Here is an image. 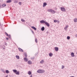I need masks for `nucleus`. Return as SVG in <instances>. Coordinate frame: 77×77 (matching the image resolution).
<instances>
[{
    "mask_svg": "<svg viewBox=\"0 0 77 77\" xmlns=\"http://www.w3.org/2000/svg\"><path fill=\"white\" fill-rule=\"evenodd\" d=\"M61 11H63V12H65L66 11V9L64 7H61L60 8Z\"/></svg>",
    "mask_w": 77,
    "mask_h": 77,
    "instance_id": "nucleus-1",
    "label": "nucleus"
},
{
    "mask_svg": "<svg viewBox=\"0 0 77 77\" xmlns=\"http://www.w3.org/2000/svg\"><path fill=\"white\" fill-rule=\"evenodd\" d=\"M45 24L47 27H50V24L48 22H46Z\"/></svg>",
    "mask_w": 77,
    "mask_h": 77,
    "instance_id": "nucleus-2",
    "label": "nucleus"
},
{
    "mask_svg": "<svg viewBox=\"0 0 77 77\" xmlns=\"http://www.w3.org/2000/svg\"><path fill=\"white\" fill-rule=\"evenodd\" d=\"M40 23H45H45L46 21L42 20H41L40 21Z\"/></svg>",
    "mask_w": 77,
    "mask_h": 77,
    "instance_id": "nucleus-3",
    "label": "nucleus"
},
{
    "mask_svg": "<svg viewBox=\"0 0 77 77\" xmlns=\"http://www.w3.org/2000/svg\"><path fill=\"white\" fill-rule=\"evenodd\" d=\"M47 5V3L46 2H44L43 5V7L44 8Z\"/></svg>",
    "mask_w": 77,
    "mask_h": 77,
    "instance_id": "nucleus-4",
    "label": "nucleus"
},
{
    "mask_svg": "<svg viewBox=\"0 0 77 77\" xmlns=\"http://www.w3.org/2000/svg\"><path fill=\"white\" fill-rule=\"evenodd\" d=\"M54 49L55 51H57L59 50V48H58V47H55L54 48Z\"/></svg>",
    "mask_w": 77,
    "mask_h": 77,
    "instance_id": "nucleus-5",
    "label": "nucleus"
},
{
    "mask_svg": "<svg viewBox=\"0 0 77 77\" xmlns=\"http://www.w3.org/2000/svg\"><path fill=\"white\" fill-rule=\"evenodd\" d=\"M19 49V50L20 51H21L22 52H23L24 51H23V49H22L21 48H18Z\"/></svg>",
    "mask_w": 77,
    "mask_h": 77,
    "instance_id": "nucleus-6",
    "label": "nucleus"
},
{
    "mask_svg": "<svg viewBox=\"0 0 77 77\" xmlns=\"http://www.w3.org/2000/svg\"><path fill=\"white\" fill-rule=\"evenodd\" d=\"M38 73H41V69H38L37 70Z\"/></svg>",
    "mask_w": 77,
    "mask_h": 77,
    "instance_id": "nucleus-7",
    "label": "nucleus"
},
{
    "mask_svg": "<svg viewBox=\"0 0 77 77\" xmlns=\"http://www.w3.org/2000/svg\"><path fill=\"white\" fill-rule=\"evenodd\" d=\"M71 55L72 57H74V53L73 52H72L71 54Z\"/></svg>",
    "mask_w": 77,
    "mask_h": 77,
    "instance_id": "nucleus-8",
    "label": "nucleus"
},
{
    "mask_svg": "<svg viewBox=\"0 0 77 77\" xmlns=\"http://www.w3.org/2000/svg\"><path fill=\"white\" fill-rule=\"evenodd\" d=\"M28 63L29 64V65H31L32 64V61L30 60H29L28 62Z\"/></svg>",
    "mask_w": 77,
    "mask_h": 77,
    "instance_id": "nucleus-9",
    "label": "nucleus"
},
{
    "mask_svg": "<svg viewBox=\"0 0 77 77\" xmlns=\"http://www.w3.org/2000/svg\"><path fill=\"white\" fill-rule=\"evenodd\" d=\"M31 28L33 29H34V30H36V28H35V26H32Z\"/></svg>",
    "mask_w": 77,
    "mask_h": 77,
    "instance_id": "nucleus-10",
    "label": "nucleus"
},
{
    "mask_svg": "<svg viewBox=\"0 0 77 77\" xmlns=\"http://www.w3.org/2000/svg\"><path fill=\"white\" fill-rule=\"evenodd\" d=\"M41 30L42 31H44V30H45V28L43 26L42 27V28L41 29Z\"/></svg>",
    "mask_w": 77,
    "mask_h": 77,
    "instance_id": "nucleus-11",
    "label": "nucleus"
},
{
    "mask_svg": "<svg viewBox=\"0 0 77 77\" xmlns=\"http://www.w3.org/2000/svg\"><path fill=\"white\" fill-rule=\"evenodd\" d=\"M53 9H48V11L49 12H51Z\"/></svg>",
    "mask_w": 77,
    "mask_h": 77,
    "instance_id": "nucleus-12",
    "label": "nucleus"
},
{
    "mask_svg": "<svg viewBox=\"0 0 77 77\" xmlns=\"http://www.w3.org/2000/svg\"><path fill=\"white\" fill-rule=\"evenodd\" d=\"M24 60L25 61V62H27L28 60H27V58L26 57H25L24 58Z\"/></svg>",
    "mask_w": 77,
    "mask_h": 77,
    "instance_id": "nucleus-13",
    "label": "nucleus"
},
{
    "mask_svg": "<svg viewBox=\"0 0 77 77\" xmlns=\"http://www.w3.org/2000/svg\"><path fill=\"white\" fill-rule=\"evenodd\" d=\"M68 27V26H66L64 28L65 30H67V29H67Z\"/></svg>",
    "mask_w": 77,
    "mask_h": 77,
    "instance_id": "nucleus-14",
    "label": "nucleus"
},
{
    "mask_svg": "<svg viewBox=\"0 0 77 77\" xmlns=\"http://www.w3.org/2000/svg\"><path fill=\"white\" fill-rule=\"evenodd\" d=\"M56 13V11H54V10H52V11L51 12V13H52V14H55V13Z\"/></svg>",
    "mask_w": 77,
    "mask_h": 77,
    "instance_id": "nucleus-15",
    "label": "nucleus"
},
{
    "mask_svg": "<svg viewBox=\"0 0 77 77\" xmlns=\"http://www.w3.org/2000/svg\"><path fill=\"white\" fill-rule=\"evenodd\" d=\"M16 74L17 75H20V72H19V71H17V72L16 73Z\"/></svg>",
    "mask_w": 77,
    "mask_h": 77,
    "instance_id": "nucleus-16",
    "label": "nucleus"
},
{
    "mask_svg": "<svg viewBox=\"0 0 77 77\" xmlns=\"http://www.w3.org/2000/svg\"><path fill=\"white\" fill-rule=\"evenodd\" d=\"M74 21L75 23H76V22H77V18H76L74 19Z\"/></svg>",
    "mask_w": 77,
    "mask_h": 77,
    "instance_id": "nucleus-17",
    "label": "nucleus"
},
{
    "mask_svg": "<svg viewBox=\"0 0 77 77\" xmlns=\"http://www.w3.org/2000/svg\"><path fill=\"white\" fill-rule=\"evenodd\" d=\"M28 74L29 75H31V74H32V72H30V71H29L28 72Z\"/></svg>",
    "mask_w": 77,
    "mask_h": 77,
    "instance_id": "nucleus-18",
    "label": "nucleus"
},
{
    "mask_svg": "<svg viewBox=\"0 0 77 77\" xmlns=\"http://www.w3.org/2000/svg\"><path fill=\"white\" fill-rule=\"evenodd\" d=\"M13 71L14 73H16L17 72V70L16 69H14L13 70Z\"/></svg>",
    "mask_w": 77,
    "mask_h": 77,
    "instance_id": "nucleus-19",
    "label": "nucleus"
},
{
    "mask_svg": "<svg viewBox=\"0 0 77 77\" xmlns=\"http://www.w3.org/2000/svg\"><path fill=\"white\" fill-rule=\"evenodd\" d=\"M43 72H45V70L41 69V73H43Z\"/></svg>",
    "mask_w": 77,
    "mask_h": 77,
    "instance_id": "nucleus-20",
    "label": "nucleus"
},
{
    "mask_svg": "<svg viewBox=\"0 0 77 77\" xmlns=\"http://www.w3.org/2000/svg\"><path fill=\"white\" fill-rule=\"evenodd\" d=\"M11 2H12V1H11V0H8L7 1V3H11Z\"/></svg>",
    "mask_w": 77,
    "mask_h": 77,
    "instance_id": "nucleus-21",
    "label": "nucleus"
},
{
    "mask_svg": "<svg viewBox=\"0 0 77 77\" xmlns=\"http://www.w3.org/2000/svg\"><path fill=\"white\" fill-rule=\"evenodd\" d=\"M16 57L17 59H20V57L18 55H16Z\"/></svg>",
    "mask_w": 77,
    "mask_h": 77,
    "instance_id": "nucleus-22",
    "label": "nucleus"
},
{
    "mask_svg": "<svg viewBox=\"0 0 77 77\" xmlns=\"http://www.w3.org/2000/svg\"><path fill=\"white\" fill-rule=\"evenodd\" d=\"M49 56H50V57H51V56H53V54H52L51 53H49Z\"/></svg>",
    "mask_w": 77,
    "mask_h": 77,
    "instance_id": "nucleus-23",
    "label": "nucleus"
},
{
    "mask_svg": "<svg viewBox=\"0 0 77 77\" xmlns=\"http://www.w3.org/2000/svg\"><path fill=\"white\" fill-rule=\"evenodd\" d=\"M44 62V60H42L41 61H40V63H43Z\"/></svg>",
    "mask_w": 77,
    "mask_h": 77,
    "instance_id": "nucleus-24",
    "label": "nucleus"
},
{
    "mask_svg": "<svg viewBox=\"0 0 77 77\" xmlns=\"http://www.w3.org/2000/svg\"><path fill=\"white\" fill-rule=\"evenodd\" d=\"M2 72H4V73L6 72V71H5V70L3 69H2Z\"/></svg>",
    "mask_w": 77,
    "mask_h": 77,
    "instance_id": "nucleus-25",
    "label": "nucleus"
},
{
    "mask_svg": "<svg viewBox=\"0 0 77 77\" xmlns=\"http://www.w3.org/2000/svg\"><path fill=\"white\" fill-rule=\"evenodd\" d=\"M5 72L6 73H7V74H8V73H9V72L8 70H6Z\"/></svg>",
    "mask_w": 77,
    "mask_h": 77,
    "instance_id": "nucleus-26",
    "label": "nucleus"
},
{
    "mask_svg": "<svg viewBox=\"0 0 77 77\" xmlns=\"http://www.w3.org/2000/svg\"><path fill=\"white\" fill-rule=\"evenodd\" d=\"M2 6L3 7H5V6H6V4H4L2 5Z\"/></svg>",
    "mask_w": 77,
    "mask_h": 77,
    "instance_id": "nucleus-27",
    "label": "nucleus"
},
{
    "mask_svg": "<svg viewBox=\"0 0 77 77\" xmlns=\"http://www.w3.org/2000/svg\"><path fill=\"white\" fill-rule=\"evenodd\" d=\"M21 21H22V22H24L25 21V20H24L23 19H21Z\"/></svg>",
    "mask_w": 77,
    "mask_h": 77,
    "instance_id": "nucleus-28",
    "label": "nucleus"
},
{
    "mask_svg": "<svg viewBox=\"0 0 77 77\" xmlns=\"http://www.w3.org/2000/svg\"><path fill=\"white\" fill-rule=\"evenodd\" d=\"M35 41L36 43L38 42V40L37 39V38H35Z\"/></svg>",
    "mask_w": 77,
    "mask_h": 77,
    "instance_id": "nucleus-29",
    "label": "nucleus"
},
{
    "mask_svg": "<svg viewBox=\"0 0 77 77\" xmlns=\"http://www.w3.org/2000/svg\"><path fill=\"white\" fill-rule=\"evenodd\" d=\"M5 34L7 36H9V35H8V34H7V33H6V32H5Z\"/></svg>",
    "mask_w": 77,
    "mask_h": 77,
    "instance_id": "nucleus-30",
    "label": "nucleus"
},
{
    "mask_svg": "<svg viewBox=\"0 0 77 77\" xmlns=\"http://www.w3.org/2000/svg\"><path fill=\"white\" fill-rule=\"evenodd\" d=\"M67 38L68 40L69 39H70V37H69V36H68L67 37Z\"/></svg>",
    "mask_w": 77,
    "mask_h": 77,
    "instance_id": "nucleus-31",
    "label": "nucleus"
},
{
    "mask_svg": "<svg viewBox=\"0 0 77 77\" xmlns=\"http://www.w3.org/2000/svg\"><path fill=\"white\" fill-rule=\"evenodd\" d=\"M8 36L9 38H10V39L11 38V35H9Z\"/></svg>",
    "mask_w": 77,
    "mask_h": 77,
    "instance_id": "nucleus-32",
    "label": "nucleus"
},
{
    "mask_svg": "<svg viewBox=\"0 0 77 77\" xmlns=\"http://www.w3.org/2000/svg\"><path fill=\"white\" fill-rule=\"evenodd\" d=\"M65 68V66L63 65H62V69H63V68Z\"/></svg>",
    "mask_w": 77,
    "mask_h": 77,
    "instance_id": "nucleus-33",
    "label": "nucleus"
},
{
    "mask_svg": "<svg viewBox=\"0 0 77 77\" xmlns=\"http://www.w3.org/2000/svg\"><path fill=\"white\" fill-rule=\"evenodd\" d=\"M25 56L26 57H27V54H25Z\"/></svg>",
    "mask_w": 77,
    "mask_h": 77,
    "instance_id": "nucleus-34",
    "label": "nucleus"
},
{
    "mask_svg": "<svg viewBox=\"0 0 77 77\" xmlns=\"http://www.w3.org/2000/svg\"><path fill=\"white\" fill-rule=\"evenodd\" d=\"M54 23H56V22H57V20H54Z\"/></svg>",
    "mask_w": 77,
    "mask_h": 77,
    "instance_id": "nucleus-35",
    "label": "nucleus"
},
{
    "mask_svg": "<svg viewBox=\"0 0 77 77\" xmlns=\"http://www.w3.org/2000/svg\"><path fill=\"white\" fill-rule=\"evenodd\" d=\"M19 5H21V2H20L19 3Z\"/></svg>",
    "mask_w": 77,
    "mask_h": 77,
    "instance_id": "nucleus-36",
    "label": "nucleus"
},
{
    "mask_svg": "<svg viewBox=\"0 0 77 77\" xmlns=\"http://www.w3.org/2000/svg\"><path fill=\"white\" fill-rule=\"evenodd\" d=\"M35 59V57H32V58H31V59H32V60H33V59Z\"/></svg>",
    "mask_w": 77,
    "mask_h": 77,
    "instance_id": "nucleus-37",
    "label": "nucleus"
},
{
    "mask_svg": "<svg viewBox=\"0 0 77 77\" xmlns=\"http://www.w3.org/2000/svg\"><path fill=\"white\" fill-rule=\"evenodd\" d=\"M5 45H7V43L6 42L5 43Z\"/></svg>",
    "mask_w": 77,
    "mask_h": 77,
    "instance_id": "nucleus-38",
    "label": "nucleus"
},
{
    "mask_svg": "<svg viewBox=\"0 0 77 77\" xmlns=\"http://www.w3.org/2000/svg\"><path fill=\"white\" fill-rule=\"evenodd\" d=\"M6 39H7V40H8L9 38H6Z\"/></svg>",
    "mask_w": 77,
    "mask_h": 77,
    "instance_id": "nucleus-39",
    "label": "nucleus"
},
{
    "mask_svg": "<svg viewBox=\"0 0 77 77\" xmlns=\"http://www.w3.org/2000/svg\"><path fill=\"white\" fill-rule=\"evenodd\" d=\"M15 3H17V1H15Z\"/></svg>",
    "mask_w": 77,
    "mask_h": 77,
    "instance_id": "nucleus-40",
    "label": "nucleus"
},
{
    "mask_svg": "<svg viewBox=\"0 0 77 77\" xmlns=\"http://www.w3.org/2000/svg\"><path fill=\"white\" fill-rule=\"evenodd\" d=\"M32 32L33 33H34V32H33V31H32Z\"/></svg>",
    "mask_w": 77,
    "mask_h": 77,
    "instance_id": "nucleus-41",
    "label": "nucleus"
},
{
    "mask_svg": "<svg viewBox=\"0 0 77 77\" xmlns=\"http://www.w3.org/2000/svg\"><path fill=\"white\" fill-rule=\"evenodd\" d=\"M69 77H74V76H70Z\"/></svg>",
    "mask_w": 77,
    "mask_h": 77,
    "instance_id": "nucleus-42",
    "label": "nucleus"
},
{
    "mask_svg": "<svg viewBox=\"0 0 77 77\" xmlns=\"http://www.w3.org/2000/svg\"><path fill=\"white\" fill-rule=\"evenodd\" d=\"M3 48V49H5V48Z\"/></svg>",
    "mask_w": 77,
    "mask_h": 77,
    "instance_id": "nucleus-43",
    "label": "nucleus"
},
{
    "mask_svg": "<svg viewBox=\"0 0 77 77\" xmlns=\"http://www.w3.org/2000/svg\"><path fill=\"white\" fill-rule=\"evenodd\" d=\"M76 54H77V52L76 53Z\"/></svg>",
    "mask_w": 77,
    "mask_h": 77,
    "instance_id": "nucleus-44",
    "label": "nucleus"
},
{
    "mask_svg": "<svg viewBox=\"0 0 77 77\" xmlns=\"http://www.w3.org/2000/svg\"><path fill=\"white\" fill-rule=\"evenodd\" d=\"M0 25H1V24H0Z\"/></svg>",
    "mask_w": 77,
    "mask_h": 77,
    "instance_id": "nucleus-45",
    "label": "nucleus"
},
{
    "mask_svg": "<svg viewBox=\"0 0 77 77\" xmlns=\"http://www.w3.org/2000/svg\"><path fill=\"white\" fill-rule=\"evenodd\" d=\"M76 37H77V36H76Z\"/></svg>",
    "mask_w": 77,
    "mask_h": 77,
    "instance_id": "nucleus-46",
    "label": "nucleus"
}]
</instances>
